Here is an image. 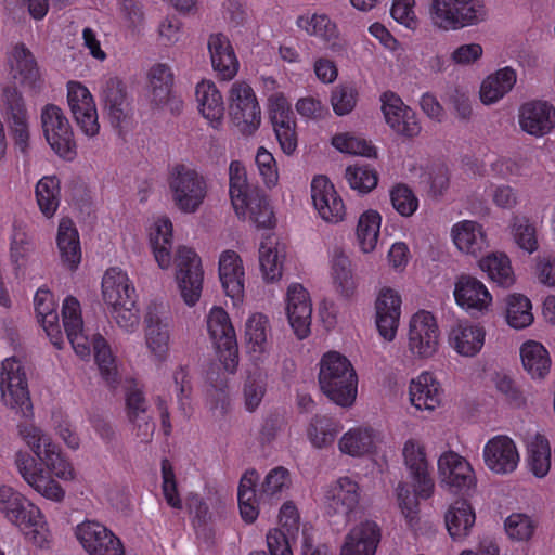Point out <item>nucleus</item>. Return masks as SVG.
Here are the masks:
<instances>
[{"instance_id":"obj_3","label":"nucleus","mask_w":555,"mask_h":555,"mask_svg":"<svg viewBox=\"0 0 555 555\" xmlns=\"http://www.w3.org/2000/svg\"><path fill=\"white\" fill-rule=\"evenodd\" d=\"M0 512L38 546L47 541L41 511L11 487H0Z\"/></svg>"},{"instance_id":"obj_43","label":"nucleus","mask_w":555,"mask_h":555,"mask_svg":"<svg viewBox=\"0 0 555 555\" xmlns=\"http://www.w3.org/2000/svg\"><path fill=\"white\" fill-rule=\"evenodd\" d=\"M150 243L159 268L167 269L171 263L172 223L169 219H158L150 233Z\"/></svg>"},{"instance_id":"obj_20","label":"nucleus","mask_w":555,"mask_h":555,"mask_svg":"<svg viewBox=\"0 0 555 555\" xmlns=\"http://www.w3.org/2000/svg\"><path fill=\"white\" fill-rule=\"evenodd\" d=\"M380 101L385 120L393 131L406 138L418 135L421 126L415 113L396 93L387 91Z\"/></svg>"},{"instance_id":"obj_39","label":"nucleus","mask_w":555,"mask_h":555,"mask_svg":"<svg viewBox=\"0 0 555 555\" xmlns=\"http://www.w3.org/2000/svg\"><path fill=\"white\" fill-rule=\"evenodd\" d=\"M102 296L103 300L111 307H118V305L126 302L125 297H134V287L126 273L117 268L108 269L102 280Z\"/></svg>"},{"instance_id":"obj_41","label":"nucleus","mask_w":555,"mask_h":555,"mask_svg":"<svg viewBox=\"0 0 555 555\" xmlns=\"http://www.w3.org/2000/svg\"><path fill=\"white\" fill-rule=\"evenodd\" d=\"M56 243L62 261L69 269H76L81 259V250L78 232L70 219L64 218L60 221Z\"/></svg>"},{"instance_id":"obj_49","label":"nucleus","mask_w":555,"mask_h":555,"mask_svg":"<svg viewBox=\"0 0 555 555\" xmlns=\"http://www.w3.org/2000/svg\"><path fill=\"white\" fill-rule=\"evenodd\" d=\"M36 199L40 211L51 218L60 205V181L55 176L43 177L36 185Z\"/></svg>"},{"instance_id":"obj_9","label":"nucleus","mask_w":555,"mask_h":555,"mask_svg":"<svg viewBox=\"0 0 555 555\" xmlns=\"http://www.w3.org/2000/svg\"><path fill=\"white\" fill-rule=\"evenodd\" d=\"M0 112L14 139L15 145L25 153L29 141V114L22 92L15 86H7L0 96Z\"/></svg>"},{"instance_id":"obj_11","label":"nucleus","mask_w":555,"mask_h":555,"mask_svg":"<svg viewBox=\"0 0 555 555\" xmlns=\"http://www.w3.org/2000/svg\"><path fill=\"white\" fill-rule=\"evenodd\" d=\"M176 281L188 306H194L202 293L204 271L199 256L185 246L178 248L176 258Z\"/></svg>"},{"instance_id":"obj_26","label":"nucleus","mask_w":555,"mask_h":555,"mask_svg":"<svg viewBox=\"0 0 555 555\" xmlns=\"http://www.w3.org/2000/svg\"><path fill=\"white\" fill-rule=\"evenodd\" d=\"M311 197L323 220L333 223L343 220L345 216L344 202L326 177L319 176L312 180Z\"/></svg>"},{"instance_id":"obj_17","label":"nucleus","mask_w":555,"mask_h":555,"mask_svg":"<svg viewBox=\"0 0 555 555\" xmlns=\"http://www.w3.org/2000/svg\"><path fill=\"white\" fill-rule=\"evenodd\" d=\"M76 537L90 555H125L120 540L100 522L88 520L78 525Z\"/></svg>"},{"instance_id":"obj_29","label":"nucleus","mask_w":555,"mask_h":555,"mask_svg":"<svg viewBox=\"0 0 555 555\" xmlns=\"http://www.w3.org/2000/svg\"><path fill=\"white\" fill-rule=\"evenodd\" d=\"M101 98L111 125L120 128L130 117V104L124 83L109 78L102 87Z\"/></svg>"},{"instance_id":"obj_53","label":"nucleus","mask_w":555,"mask_h":555,"mask_svg":"<svg viewBox=\"0 0 555 555\" xmlns=\"http://www.w3.org/2000/svg\"><path fill=\"white\" fill-rule=\"evenodd\" d=\"M527 464L535 477L542 478L547 475L551 468V449L544 437L537 436L529 444Z\"/></svg>"},{"instance_id":"obj_45","label":"nucleus","mask_w":555,"mask_h":555,"mask_svg":"<svg viewBox=\"0 0 555 555\" xmlns=\"http://www.w3.org/2000/svg\"><path fill=\"white\" fill-rule=\"evenodd\" d=\"M196 100L203 116L211 121H219L224 113L223 99L220 91L211 81L197 83Z\"/></svg>"},{"instance_id":"obj_34","label":"nucleus","mask_w":555,"mask_h":555,"mask_svg":"<svg viewBox=\"0 0 555 555\" xmlns=\"http://www.w3.org/2000/svg\"><path fill=\"white\" fill-rule=\"evenodd\" d=\"M12 57V72L14 79L33 91L39 92L42 88L43 81L31 52L24 44H17L13 50Z\"/></svg>"},{"instance_id":"obj_59","label":"nucleus","mask_w":555,"mask_h":555,"mask_svg":"<svg viewBox=\"0 0 555 555\" xmlns=\"http://www.w3.org/2000/svg\"><path fill=\"white\" fill-rule=\"evenodd\" d=\"M245 212L249 211V218L259 228H271L274 222V214L267 196L255 191L246 198Z\"/></svg>"},{"instance_id":"obj_19","label":"nucleus","mask_w":555,"mask_h":555,"mask_svg":"<svg viewBox=\"0 0 555 555\" xmlns=\"http://www.w3.org/2000/svg\"><path fill=\"white\" fill-rule=\"evenodd\" d=\"M270 119L282 151L292 155L298 143L296 121L285 96L279 94L270 99Z\"/></svg>"},{"instance_id":"obj_8","label":"nucleus","mask_w":555,"mask_h":555,"mask_svg":"<svg viewBox=\"0 0 555 555\" xmlns=\"http://www.w3.org/2000/svg\"><path fill=\"white\" fill-rule=\"evenodd\" d=\"M41 126L47 142L63 159L73 160L77 155V146L68 119L55 104H47L41 109Z\"/></svg>"},{"instance_id":"obj_55","label":"nucleus","mask_w":555,"mask_h":555,"mask_svg":"<svg viewBox=\"0 0 555 555\" xmlns=\"http://www.w3.org/2000/svg\"><path fill=\"white\" fill-rule=\"evenodd\" d=\"M373 447V431L371 429H350L339 440L340 451L351 456L364 455L371 452Z\"/></svg>"},{"instance_id":"obj_40","label":"nucleus","mask_w":555,"mask_h":555,"mask_svg":"<svg viewBox=\"0 0 555 555\" xmlns=\"http://www.w3.org/2000/svg\"><path fill=\"white\" fill-rule=\"evenodd\" d=\"M520 358L524 370L532 379H544L551 370V358L546 348L533 340L522 344Z\"/></svg>"},{"instance_id":"obj_7","label":"nucleus","mask_w":555,"mask_h":555,"mask_svg":"<svg viewBox=\"0 0 555 555\" xmlns=\"http://www.w3.org/2000/svg\"><path fill=\"white\" fill-rule=\"evenodd\" d=\"M229 115L244 135L254 134L261 122V109L253 88L235 81L229 90Z\"/></svg>"},{"instance_id":"obj_37","label":"nucleus","mask_w":555,"mask_h":555,"mask_svg":"<svg viewBox=\"0 0 555 555\" xmlns=\"http://www.w3.org/2000/svg\"><path fill=\"white\" fill-rule=\"evenodd\" d=\"M450 346L463 357H475L485 344V331L482 327L459 324L449 335Z\"/></svg>"},{"instance_id":"obj_15","label":"nucleus","mask_w":555,"mask_h":555,"mask_svg":"<svg viewBox=\"0 0 555 555\" xmlns=\"http://www.w3.org/2000/svg\"><path fill=\"white\" fill-rule=\"evenodd\" d=\"M403 464L413 481V488L421 499H428L434 492L425 447L415 439L404 442L402 449Z\"/></svg>"},{"instance_id":"obj_38","label":"nucleus","mask_w":555,"mask_h":555,"mask_svg":"<svg viewBox=\"0 0 555 555\" xmlns=\"http://www.w3.org/2000/svg\"><path fill=\"white\" fill-rule=\"evenodd\" d=\"M409 393L411 403L417 410L434 411L441 402L438 383L429 373H422L415 380H412Z\"/></svg>"},{"instance_id":"obj_18","label":"nucleus","mask_w":555,"mask_h":555,"mask_svg":"<svg viewBox=\"0 0 555 555\" xmlns=\"http://www.w3.org/2000/svg\"><path fill=\"white\" fill-rule=\"evenodd\" d=\"M67 102L73 117L88 137L99 133L96 107L90 91L79 82H69Z\"/></svg>"},{"instance_id":"obj_32","label":"nucleus","mask_w":555,"mask_h":555,"mask_svg":"<svg viewBox=\"0 0 555 555\" xmlns=\"http://www.w3.org/2000/svg\"><path fill=\"white\" fill-rule=\"evenodd\" d=\"M208 50L214 69L223 80H231L238 70V61L229 39L222 34L211 35Z\"/></svg>"},{"instance_id":"obj_24","label":"nucleus","mask_w":555,"mask_h":555,"mask_svg":"<svg viewBox=\"0 0 555 555\" xmlns=\"http://www.w3.org/2000/svg\"><path fill=\"white\" fill-rule=\"evenodd\" d=\"M147 348L158 359H164L169 349L171 319L157 305H151L144 319Z\"/></svg>"},{"instance_id":"obj_46","label":"nucleus","mask_w":555,"mask_h":555,"mask_svg":"<svg viewBox=\"0 0 555 555\" xmlns=\"http://www.w3.org/2000/svg\"><path fill=\"white\" fill-rule=\"evenodd\" d=\"M284 258V246L266 237L259 248V262L263 276L268 281H274L282 275V259Z\"/></svg>"},{"instance_id":"obj_52","label":"nucleus","mask_w":555,"mask_h":555,"mask_svg":"<svg viewBox=\"0 0 555 555\" xmlns=\"http://www.w3.org/2000/svg\"><path fill=\"white\" fill-rule=\"evenodd\" d=\"M530 300L521 294L506 298V321L514 328H525L533 321Z\"/></svg>"},{"instance_id":"obj_14","label":"nucleus","mask_w":555,"mask_h":555,"mask_svg":"<svg viewBox=\"0 0 555 555\" xmlns=\"http://www.w3.org/2000/svg\"><path fill=\"white\" fill-rule=\"evenodd\" d=\"M151 104L159 109H166L172 115H178L183 108V101L172 88L173 73L167 64L153 65L147 74Z\"/></svg>"},{"instance_id":"obj_62","label":"nucleus","mask_w":555,"mask_h":555,"mask_svg":"<svg viewBox=\"0 0 555 555\" xmlns=\"http://www.w3.org/2000/svg\"><path fill=\"white\" fill-rule=\"evenodd\" d=\"M332 143L337 150L344 153L365 157H373L376 155L375 147L361 138L348 134H338L333 138Z\"/></svg>"},{"instance_id":"obj_35","label":"nucleus","mask_w":555,"mask_h":555,"mask_svg":"<svg viewBox=\"0 0 555 555\" xmlns=\"http://www.w3.org/2000/svg\"><path fill=\"white\" fill-rule=\"evenodd\" d=\"M476 520L475 512L467 500L454 501L444 514V522L450 537L453 540L466 538Z\"/></svg>"},{"instance_id":"obj_28","label":"nucleus","mask_w":555,"mask_h":555,"mask_svg":"<svg viewBox=\"0 0 555 555\" xmlns=\"http://www.w3.org/2000/svg\"><path fill=\"white\" fill-rule=\"evenodd\" d=\"M379 541L378 525L372 520L361 521L345 537L340 555H375Z\"/></svg>"},{"instance_id":"obj_42","label":"nucleus","mask_w":555,"mask_h":555,"mask_svg":"<svg viewBox=\"0 0 555 555\" xmlns=\"http://www.w3.org/2000/svg\"><path fill=\"white\" fill-rule=\"evenodd\" d=\"M516 83V73L511 67L499 69L488 76L480 87V100L485 104H492L502 99Z\"/></svg>"},{"instance_id":"obj_33","label":"nucleus","mask_w":555,"mask_h":555,"mask_svg":"<svg viewBox=\"0 0 555 555\" xmlns=\"http://www.w3.org/2000/svg\"><path fill=\"white\" fill-rule=\"evenodd\" d=\"M34 304L37 318L50 337L51 343L57 349H62L64 340L59 325V314L53 295L47 289H38Z\"/></svg>"},{"instance_id":"obj_44","label":"nucleus","mask_w":555,"mask_h":555,"mask_svg":"<svg viewBox=\"0 0 555 555\" xmlns=\"http://www.w3.org/2000/svg\"><path fill=\"white\" fill-rule=\"evenodd\" d=\"M229 193L237 215H245L246 198L255 193L247 182V173L243 164L232 160L229 166Z\"/></svg>"},{"instance_id":"obj_1","label":"nucleus","mask_w":555,"mask_h":555,"mask_svg":"<svg viewBox=\"0 0 555 555\" xmlns=\"http://www.w3.org/2000/svg\"><path fill=\"white\" fill-rule=\"evenodd\" d=\"M79 307V301L72 296L63 302V325L67 339L81 359L89 358L92 349L102 378L109 387H115L118 385L120 376L111 348L101 335H94L90 339L85 334Z\"/></svg>"},{"instance_id":"obj_22","label":"nucleus","mask_w":555,"mask_h":555,"mask_svg":"<svg viewBox=\"0 0 555 555\" xmlns=\"http://www.w3.org/2000/svg\"><path fill=\"white\" fill-rule=\"evenodd\" d=\"M438 473L441 482L454 492L469 489L475 485V475L470 464L454 451H447L440 455Z\"/></svg>"},{"instance_id":"obj_23","label":"nucleus","mask_w":555,"mask_h":555,"mask_svg":"<svg viewBox=\"0 0 555 555\" xmlns=\"http://www.w3.org/2000/svg\"><path fill=\"white\" fill-rule=\"evenodd\" d=\"M401 297L390 287L380 289L375 301V323L379 335L387 341L396 337L401 314Z\"/></svg>"},{"instance_id":"obj_63","label":"nucleus","mask_w":555,"mask_h":555,"mask_svg":"<svg viewBox=\"0 0 555 555\" xmlns=\"http://www.w3.org/2000/svg\"><path fill=\"white\" fill-rule=\"evenodd\" d=\"M393 208L403 217L412 216L418 206V201L411 189L399 184L390 192Z\"/></svg>"},{"instance_id":"obj_21","label":"nucleus","mask_w":555,"mask_h":555,"mask_svg":"<svg viewBox=\"0 0 555 555\" xmlns=\"http://www.w3.org/2000/svg\"><path fill=\"white\" fill-rule=\"evenodd\" d=\"M286 313L291 327L299 339L310 334L312 305L309 293L300 284L289 285L286 294Z\"/></svg>"},{"instance_id":"obj_51","label":"nucleus","mask_w":555,"mask_h":555,"mask_svg":"<svg viewBox=\"0 0 555 555\" xmlns=\"http://www.w3.org/2000/svg\"><path fill=\"white\" fill-rule=\"evenodd\" d=\"M340 427L336 421L323 415H315L309 425L308 437L312 444L319 449L331 446Z\"/></svg>"},{"instance_id":"obj_10","label":"nucleus","mask_w":555,"mask_h":555,"mask_svg":"<svg viewBox=\"0 0 555 555\" xmlns=\"http://www.w3.org/2000/svg\"><path fill=\"white\" fill-rule=\"evenodd\" d=\"M20 435L47 468L61 479H72L73 468L50 436L34 425H18Z\"/></svg>"},{"instance_id":"obj_25","label":"nucleus","mask_w":555,"mask_h":555,"mask_svg":"<svg viewBox=\"0 0 555 555\" xmlns=\"http://www.w3.org/2000/svg\"><path fill=\"white\" fill-rule=\"evenodd\" d=\"M486 466L495 474L513 473L519 463V454L515 442L507 436L490 439L483 449Z\"/></svg>"},{"instance_id":"obj_5","label":"nucleus","mask_w":555,"mask_h":555,"mask_svg":"<svg viewBox=\"0 0 555 555\" xmlns=\"http://www.w3.org/2000/svg\"><path fill=\"white\" fill-rule=\"evenodd\" d=\"M168 186L173 205L183 214H195L208 194L207 179L196 169L176 164L168 175Z\"/></svg>"},{"instance_id":"obj_2","label":"nucleus","mask_w":555,"mask_h":555,"mask_svg":"<svg viewBox=\"0 0 555 555\" xmlns=\"http://www.w3.org/2000/svg\"><path fill=\"white\" fill-rule=\"evenodd\" d=\"M319 384L323 393L341 406H349L357 396V375L350 361L338 352H328L320 362Z\"/></svg>"},{"instance_id":"obj_12","label":"nucleus","mask_w":555,"mask_h":555,"mask_svg":"<svg viewBox=\"0 0 555 555\" xmlns=\"http://www.w3.org/2000/svg\"><path fill=\"white\" fill-rule=\"evenodd\" d=\"M207 327L225 370L234 372L238 364V348L227 311L221 307L212 308L207 318Z\"/></svg>"},{"instance_id":"obj_47","label":"nucleus","mask_w":555,"mask_h":555,"mask_svg":"<svg viewBox=\"0 0 555 555\" xmlns=\"http://www.w3.org/2000/svg\"><path fill=\"white\" fill-rule=\"evenodd\" d=\"M245 337L253 352L263 353L270 347L269 320L261 313H255L246 322Z\"/></svg>"},{"instance_id":"obj_61","label":"nucleus","mask_w":555,"mask_h":555,"mask_svg":"<svg viewBox=\"0 0 555 555\" xmlns=\"http://www.w3.org/2000/svg\"><path fill=\"white\" fill-rule=\"evenodd\" d=\"M126 302L112 307V315L116 323L127 332H133L140 323L139 309L134 297H125Z\"/></svg>"},{"instance_id":"obj_48","label":"nucleus","mask_w":555,"mask_h":555,"mask_svg":"<svg viewBox=\"0 0 555 555\" xmlns=\"http://www.w3.org/2000/svg\"><path fill=\"white\" fill-rule=\"evenodd\" d=\"M380 220V215L376 210L372 209L364 211L359 217L357 225V238L363 253H371L376 247L379 235Z\"/></svg>"},{"instance_id":"obj_4","label":"nucleus","mask_w":555,"mask_h":555,"mask_svg":"<svg viewBox=\"0 0 555 555\" xmlns=\"http://www.w3.org/2000/svg\"><path fill=\"white\" fill-rule=\"evenodd\" d=\"M429 17L440 30H460L486 22L488 9L483 0H431Z\"/></svg>"},{"instance_id":"obj_54","label":"nucleus","mask_w":555,"mask_h":555,"mask_svg":"<svg viewBox=\"0 0 555 555\" xmlns=\"http://www.w3.org/2000/svg\"><path fill=\"white\" fill-rule=\"evenodd\" d=\"M332 276L336 291L344 297H350L354 291V282L348 257L339 249L334 250Z\"/></svg>"},{"instance_id":"obj_50","label":"nucleus","mask_w":555,"mask_h":555,"mask_svg":"<svg viewBox=\"0 0 555 555\" xmlns=\"http://www.w3.org/2000/svg\"><path fill=\"white\" fill-rule=\"evenodd\" d=\"M479 267L489 278L503 287L514 283V274L508 257L504 254H490L479 261Z\"/></svg>"},{"instance_id":"obj_31","label":"nucleus","mask_w":555,"mask_h":555,"mask_svg":"<svg viewBox=\"0 0 555 555\" xmlns=\"http://www.w3.org/2000/svg\"><path fill=\"white\" fill-rule=\"evenodd\" d=\"M219 278L227 296L240 301L244 295V268L235 251L225 250L221 254Z\"/></svg>"},{"instance_id":"obj_30","label":"nucleus","mask_w":555,"mask_h":555,"mask_svg":"<svg viewBox=\"0 0 555 555\" xmlns=\"http://www.w3.org/2000/svg\"><path fill=\"white\" fill-rule=\"evenodd\" d=\"M519 124L527 133L542 137L555 126V108L542 101L526 103L520 108Z\"/></svg>"},{"instance_id":"obj_60","label":"nucleus","mask_w":555,"mask_h":555,"mask_svg":"<svg viewBox=\"0 0 555 555\" xmlns=\"http://www.w3.org/2000/svg\"><path fill=\"white\" fill-rule=\"evenodd\" d=\"M358 102V90L351 83L337 85L331 94L333 111L338 116L350 114Z\"/></svg>"},{"instance_id":"obj_13","label":"nucleus","mask_w":555,"mask_h":555,"mask_svg":"<svg viewBox=\"0 0 555 555\" xmlns=\"http://www.w3.org/2000/svg\"><path fill=\"white\" fill-rule=\"evenodd\" d=\"M361 489L350 477H340L326 487L324 492L325 513L331 518H339L344 524L354 513L360 504Z\"/></svg>"},{"instance_id":"obj_58","label":"nucleus","mask_w":555,"mask_h":555,"mask_svg":"<svg viewBox=\"0 0 555 555\" xmlns=\"http://www.w3.org/2000/svg\"><path fill=\"white\" fill-rule=\"evenodd\" d=\"M345 177L352 190L360 194H366L376 188L378 182L377 172L369 165L348 166Z\"/></svg>"},{"instance_id":"obj_16","label":"nucleus","mask_w":555,"mask_h":555,"mask_svg":"<svg viewBox=\"0 0 555 555\" xmlns=\"http://www.w3.org/2000/svg\"><path fill=\"white\" fill-rule=\"evenodd\" d=\"M439 346V328L435 317L428 311L416 312L410 321L409 349L420 358L433 357Z\"/></svg>"},{"instance_id":"obj_57","label":"nucleus","mask_w":555,"mask_h":555,"mask_svg":"<svg viewBox=\"0 0 555 555\" xmlns=\"http://www.w3.org/2000/svg\"><path fill=\"white\" fill-rule=\"evenodd\" d=\"M511 227L514 241L521 249L529 254L538 249L537 229L533 222L525 216H514Z\"/></svg>"},{"instance_id":"obj_56","label":"nucleus","mask_w":555,"mask_h":555,"mask_svg":"<svg viewBox=\"0 0 555 555\" xmlns=\"http://www.w3.org/2000/svg\"><path fill=\"white\" fill-rule=\"evenodd\" d=\"M289 472L282 466L275 467L268 473L261 485L260 500L270 503L279 501L283 492L289 489Z\"/></svg>"},{"instance_id":"obj_36","label":"nucleus","mask_w":555,"mask_h":555,"mask_svg":"<svg viewBox=\"0 0 555 555\" xmlns=\"http://www.w3.org/2000/svg\"><path fill=\"white\" fill-rule=\"evenodd\" d=\"M452 237L460 250L474 256L481 253L488 246L482 227L472 220H464L454 224Z\"/></svg>"},{"instance_id":"obj_27","label":"nucleus","mask_w":555,"mask_h":555,"mask_svg":"<svg viewBox=\"0 0 555 555\" xmlns=\"http://www.w3.org/2000/svg\"><path fill=\"white\" fill-rule=\"evenodd\" d=\"M454 298L460 307L474 317L483 313L492 301V296L483 283L470 275H461L457 279Z\"/></svg>"},{"instance_id":"obj_64","label":"nucleus","mask_w":555,"mask_h":555,"mask_svg":"<svg viewBox=\"0 0 555 555\" xmlns=\"http://www.w3.org/2000/svg\"><path fill=\"white\" fill-rule=\"evenodd\" d=\"M297 26L311 36L322 38L331 37L334 34L335 25L324 14H313L312 16H299Z\"/></svg>"},{"instance_id":"obj_6","label":"nucleus","mask_w":555,"mask_h":555,"mask_svg":"<svg viewBox=\"0 0 555 555\" xmlns=\"http://www.w3.org/2000/svg\"><path fill=\"white\" fill-rule=\"evenodd\" d=\"M0 389L4 404L22 417L33 415V404L28 391L25 370L15 357L2 362Z\"/></svg>"}]
</instances>
